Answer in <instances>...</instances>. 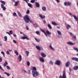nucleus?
<instances>
[{
  "mask_svg": "<svg viewBox=\"0 0 78 78\" xmlns=\"http://www.w3.org/2000/svg\"><path fill=\"white\" fill-rule=\"evenodd\" d=\"M41 30V31L43 32L44 33V34H45V36H48V35H50L51 33V32H50L48 30H47L46 31V32H45V30H44L42 29H40Z\"/></svg>",
  "mask_w": 78,
  "mask_h": 78,
  "instance_id": "f257e3e1",
  "label": "nucleus"
},
{
  "mask_svg": "<svg viewBox=\"0 0 78 78\" xmlns=\"http://www.w3.org/2000/svg\"><path fill=\"white\" fill-rule=\"evenodd\" d=\"M23 19L25 21L26 23H29V20H30V18L28 17V15H26L25 16L23 17Z\"/></svg>",
  "mask_w": 78,
  "mask_h": 78,
  "instance_id": "f03ea898",
  "label": "nucleus"
},
{
  "mask_svg": "<svg viewBox=\"0 0 78 78\" xmlns=\"http://www.w3.org/2000/svg\"><path fill=\"white\" fill-rule=\"evenodd\" d=\"M32 75L34 77H36L38 75V72L37 71H32Z\"/></svg>",
  "mask_w": 78,
  "mask_h": 78,
  "instance_id": "7ed1b4c3",
  "label": "nucleus"
},
{
  "mask_svg": "<svg viewBox=\"0 0 78 78\" xmlns=\"http://www.w3.org/2000/svg\"><path fill=\"white\" fill-rule=\"evenodd\" d=\"M59 78H67V77L66 76V72H65V71L63 72L62 76L61 75H60L59 77Z\"/></svg>",
  "mask_w": 78,
  "mask_h": 78,
  "instance_id": "20e7f679",
  "label": "nucleus"
},
{
  "mask_svg": "<svg viewBox=\"0 0 78 78\" xmlns=\"http://www.w3.org/2000/svg\"><path fill=\"white\" fill-rule=\"evenodd\" d=\"M55 64L58 65V66H60L61 64V61L59 60H56L55 62Z\"/></svg>",
  "mask_w": 78,
  "mask_h": 78,
  "instance_id": "39448f33",
  "label": "nucleus"
},
{
  "mask_svg": "<svg viewBox=\"0 0 78 78\" xmlns=\"http://www.w3.org/2000/svg\"><path fill=\"white\" fill-rule=\"evenodd\" d=\"M64 5L65 6H68V5L70 6V5H71V3L69 2H66L64 3Z\"/></svg>",
  "mask_w": 78,
  "mask_h": 78,
  "instance_id": "423d86ee",
  "label": "nucleus"
},
{
  "mask_svg": "<svg viewBox=\"0 0 78 78\" xmlns=\"http://www.w3.org/2000/svg\"><path fill=\"white\" fill-rule=\"evenodd\" d=\"M70 62L69 61H68L65 64L66 67H68L69 66H70Z\"/></svg>",
  "mask_w": 78,
  "mask_h": 78,
  "instance_id": "0eeeda50",
  "label": "nucleus"
},
{
  "mask_svg": "<svg viewBox=\"0 0 78 78\" xmlns=\"http://www.w3.org/2000/svg\"><path fill=\"white\" fill-rule=\"evenodd\" d=\"M18 59L19 60L20 62L22 61V56L21 55H20L18 57Z\"/></svg>",
  "mask_w": 78,
  "mask_h": 78,
  "instance_id": "6e6552de",
  "label": "nucleus"
},
{
  "mask_svg": "<svg viewBox=\"0 0 78 78\" xmlns=\"http://www.w3.org/2000/svg\"><path fill=\"white\" fill-rule=\"evenodd\" d=\"M67 44L68 45H73L75 43H72V42H67Z\"/></svg>",
  "mask_w": 78,
  "mask_h": 78,
  "instance_id": "1a4fd4ad",
  "label": "nucleus"
},
{
  "mask_svg": "<svg viewBox=\"0 0 78 78\" xmlns=\"http://www.w3.org/2000/svg\"><path fill=\"white\" fill-rule=\"evenodd\" d=\"M39 16L42 19H45V16L44 15H42L40 14Z\"/></svg>",
  "mask_w": 78,
  "mask_h": 78,
  "instance_id": "9d476101",
  "label": "nucleus"
},
{
  "mask_svg": "<svg viewBox=\"0 0 78 78\" xmlns=\"http://www.w3.org/2000/svg\"><path fill=\"white\" fill-rule=\"evenodd\" d=\"M41 56H42V57H43V58H45L46 57V55L43 52H41Z\"/></svg>",
  "mask_w": 78,
  "mask_h": 78,
  "instance_id": "9b49d317",
  "label": "nucleus"
},
{
  "mask_svg": "<svg viewBox=\"0 0 78 78\" xmlns=\"http://www.w3.org/2000/svg\"><path fill=\"white\" fill-rule=\"evenodd\" d=\"M40 60L42 62H45V60H44V59L43 58L41 57L40 58Z\"/></svg>",
  "mask_w": 78,
  "mask_h": 78,
  "instance_id": "f8f14e48",
  "label": "nucleus"
},
{
  "mask_svg": "<svg viewBox=\"0 0 78 78\" xmlns=\"http://www.w3.org/2000/svg\"><path fill=\"white\" fill-rule=\"evenodd\" d=\"M72 60H74L76 61H77L78 62V58L76 57H73L72 58Z\"/></svg>",
  "mask_w": 78,
  "mask_h": 78,
  "instance_id": "ddd939ff",
  "label": "nucleus"
},
{
  "mask_svg": "<svg viewBox=\"0 0 78 78\" xmlns=\"http://www.w3.org/2000/svg\"><path fill=\"white\" fill-rule=\"evenodd\" d=\"M22 38H23V39H27V40H30V39H29V38H28L27 36H26L25 37H23Z\"/></svg>",
  "mask_w": 78,
  "mask_h": 78,
  "instance_id": "4468645a",
  "label": "nucleus"
},
{
  "mask_svg": "<svg viewBox=\"0 0 78 78\" xmlns=\"http://www.w3.org/2000/svg\"><path fill=\"white\" fill-rule=\"evenodd\" d=\"M73 69L75 70H78V66H74V67L73 68Z\"/></svg>",
  "mask_w": 78,
  "mask_h": 78,
  "instance_id": "2eb2a0df",
  "label": "nucleus"
},
{
  "mask_svg": "<svg viewBox=\"0 0 78 78\" xmlns=\"http://www.w3.org/2000/svg\"><path fill=\"white\" fill-rule=\"evenodd\" d=\"M35 6L37 8H39V3L36 2L35 3Z\"/></svg>",
  "mask_w": 78,
  "mask_h": 78,
  "instance_id": "dca6fc26",
  "label": "nucleus"
},
{
  "mask_svg": "<svg viewBox=\"0 0 78 78\" xmlns=\"http://www.w3.org/2000/svg\"><path fill=\"white\" fill-rule=\"evenodd\" d=\"M8 62L7 61H5V63L3 65L4 67H6V65H8Z\"/></svg>",
  "mask_w": 78,
  "mask_h": 78,
  "instance_id": "f3484780",
  "label": "nucleus"
},
{
  "mask_svg": "<svg viewBox=\"0 0 78 78\" xmlns=\"http://www.w3.org/2000/svg\"><path fill=\"white\" fill-rule=\"evenodd\" d=\"M42 9L44 11H46V7L45 6H43L42 7Z\"/></svg>",
  "mask_w": 78,
  "mask_h": 78,
  "instance_id": "a211bd4d",
  "label": "nucleus"
},
{
  "mask_svg": "<svg viewBox=\"0 0 78 78\" xmlns=\"http://www.w3.org/2000/svg\"><path fill=\"white\" fill-rule=\"evenodd\" d=\"M32 70V71H34L35 72L37 70V69H36V67H33Z\"/></svg>",
  "mask_w": 78,
  "mask_h": 78,
  "instance_id": "6ab92c4d",
  "label": "nucleus"
},
{
  "mask_svg": "<svg viewBox=\"0 0 78 78\" xmlns=\"http://www.w3.org/2000/svg\"><path fill=\"white\" fill-rule=\"evenodd\" d=\"M66 27L67 30H69V28H71V26L69 24H68L66 26Z\"/></svg>",
  "mask_w": 78,
  "mask_h": 78,
  "instance_id": "aec40b11",
  "label": "nucleus"
},
{
  "mask_svg": "<svg viewBox=\"0 0 78 78\" xmlns=\"http://www.w3.org/2000/svg\"><path fill=\"white\" fill-rule=\"evenodd\" d=\"M14 53L15 54H16L17 56H18L19 55V53H18V52H17V51H15Z\"/></svg>",
  "mask_w": 78,
  "mask_h": 78,
  "instance_id": "412c9836",
  "label": "nucleus"
},
{
  "mask_svg": "<svg viewBox=\"0 0 78 78\" xmlns=\"http://www.w3.org/2000/svg\"><path fill=\"white\" fill-rule=\"evenodd\" d=\"M28 5L30 7V8H32V7H33V5L30 3H28Z\"/></svg>",
  "mask_w": 78,
  "mask_h": 78,
  "instance_id": "4be33fe9",
  "label": "nucleus"
},
{
  "mask_svg": "<svg viewBox=\"0 0 78 78\" xmlns=\"http://www.w3.org/2000/svg\"><path fill=\"white\" fill-rule=\"evenodd\" d=\"M25 52L26 53V55H27V56H28V55H29V54L30 53L29 51H26Z\"/></svg>",
  "mask_w": 78,
  "mask_h": 78,
  "instance_id": "5701e85b",
  "label": "nucleus"
},
{
  "mask_svg": "<svg viewBox=\"0 0 78 78\" xmlns=\"http://www.w3.org/2000/svg\"><path fill=\"white\" fill-rule=\"evenodd\" d=\"M48 28L50 29H52V27H51V25H50V24H48Z\"/></svg>",
  "mask_w": 78,
  "mask_h": 78,
  "instance_id": "b1692460",
  "label": "nucleus"
},
{
  "mask_svg": "<svg viewBox=\"0 0 78 78\" xmlns=\"http://www.w3.org/2000/svg\"><path fill=\"white\" fill-rule=\"evenodd\" d=\"M57 32L58 33V35H61V32L59 30H57Z\"/></svg>",
  "mask_w": 78,
  "mask_h": 78,
  "instance_id": "393cba45",
  "label": "nucleus"
},
{
  "mask_svg": "<svg viewBox=\"0 0 78 78\" xmlns=\"http://www.w3.org/2000/svg\"><path fill=\"white\" fill-rule=\"evenodd\" d=\"M15 3L14 4L15 6H17V5H18V2H17V1H16L15 2Z\"/></svg>",
  "mask_w": 78,
  "mask_h": 78,
  "instance_id": "a878e982",
  "label": "nucleus"
},
{
  "mask_svg": "<svg viewBox=\"0 0 78 78\" xmlns=\"http://www.w3.org/2000/svg\"><path fill=\"white\" fill-rule=\"evenodd\" d=\"M50 48L51 49V50H54V48L52 47V46H51V45H50L49 46Z\"/></svg>",
  "mask_w": 78,
  "mask_h": 78,
  "instance_id": "bb28decb",
  "label": "nucleus"
},
{
  "mask_svg": "<svg viewBox=\"0 0 78 78\" xmlns=\"http://www.w3.org/2000/svg\"><path fill=\"white\" fill-rule=\"evenodd\" d=\"M4 74H6V75H7V76H9V74L8 73L5 72H4Z\"/></svg>",
  "mask_w": 78,
  "mask_h": 78,
  "instance_id": "cd10ccee",
  "label": "nucleus"
},
{
  "mask_svg": "<svg viewBox=\"0 0 78 78\" xmlns=\"http://www.w3.org/2000/svg\"><path fill=\"white\" fill-rule=\"evenodd\" d=\"M27 64L28 66H30V62L29 61L27 62Z\"/></svg>",
  "mask_w": 78,
  "mask_h": 78,
  "instance_id": "c85d7f7f",
  "label": "nucleus"
},
{
  "mask_svg": "<svg viewBox=\"0 0 78 78\" xmlns=\"http://www.w3.org/2000/svg\"><path fill=\"white\" fill-rule=\"evenodd\" d=\"M52 24L54 25H57L56 23L55 22H52Z\"/></svg>",
  "mask_w": 78,
  "mask_h": 78,
  "instance_id": "c756f323",
  "label": "nucleus"
},
{
  "mask_svg": "<svg viewBox=\"0 0 78 78\" xmlns=\"http://www.w3.org/2000/svg\"><path fill=\"white\" fill-rule=\"evenodd\" d=\"M36 48H37V50H39V46L36 45Z\"/></svg>",
  "mask_w": 78,
  "mask_h": 78,
  "instance_id": "7c9ffc66",
  "label": "nucleus"
},
{
  "mask_svg": "<svg viewBox=\"0 0 78 78\" xmlns=\"http://www.w3.org/2000/svg\"><path fill=\"white\" fill-rule=\"evenodd\" d=\"M6 68L8 70H10L11 69L10 67L8 66H6Z\"/></svg>",
  "mask_w": 78,
  "mask_h": 78,
  "instance_id": "2f4dec72",
  "label": "nucleus"
},
{
  "mask_svg": "<svg viewBox=\"0 0 78 78\" xmlns=\"http://www.w3.org/2000/svg\"><path fill=\"white\" fill-rule=\"evenodd\" d=\"M34 25L36 28L38 27V26L37 25V24L36 23H35V24H34Z\"/></svg>",
  "mask_w": 78,
  "mask_h": 78,
  "instance_id": "473e14b6",
  "label": "nucleus"
},
{
  "mask_svg": "<svg viewBox=\"0 0 78 78\" xmlns=\"http://www.w3.org/2000/svg\"><path fill=\"white\" fill-rule=\"evenodd\" d=\"M2 3L3 5H5V2L3 1H0Z\"/></svg>",
  "mask_w": 78,
  "mask_h": 78,
  "instance_id": "72a5a7b5",
  "label": "nucleus"
},
{
  "mask_svg": "<svg viewBox=\"0 0 78 78\" xmlns=\"http://www.w3.org/2000/svg\"><path fill=\"white\" fill-rule=\"evenodd\" d=\"M13 16L16 17L17 16V14H16V12H14L13 13Z\"/></svg>",
  "mask_w": 78,
  "mask_h": 78,
  "instance_id": "f704fd0d",
  "label": "nucleus"
},
{
  "mask_svg": "<svg viewBox=\"0 0 78 78\" xmlns=\"http://www.w3.org/2000/svg\"><path fill=\"white\" fill-rule=\"evenodd\" d=\"M34 39L35 40H36V41L37 42H39V39H37L36 38H34Z\"/></svg>",
  "mask_w": 78,
  "mask_h": 78,
  "instance_id": "c9c22d12",
  "label": "nucleus"
},
{
  "mask_svg": "<svg viewBox=\"0 0 78 78\" xmlns=\"http://www.w3.org/2000/svg\"><path fill=\"white\" fill-rule=\"evenodd\" d=\"M4 38L5 39V41H7V37L5 36V37H4Z\"/></svg>",
  "mask_w": 78,
  "mask_h": 78,
  "instance_id": "e433bc0d",
  "label": "nucleus"
},
{
  "mask_svg": "<svg viewBox=\"0 0 78 78\" xmlns=\"http://www.w3.org/2000/svg\"><path fill=\"white\" fill-rule=\"evenodd\" d=\"M1 53H2V54L3 55L4 57H5V53H4L3 51H2L1 52Z\"/></svg>",
  "mask_w": 78,
  "mask_h": 78,
  "instance_id": "4c0bfd02",
  "label": "nucleus"
},
{
  "mask_svg": "<svg viewBox=\"0 0 78 78\" xmlns=\"http://www.w3.org/2000/svg\"><path fill=\"white\" fill-rule=\"evenodd\" d=\"M2 9L3 10V11H5V10L6 9V7H4L2 8Z\"/></svg>",
  "mask_w": 78,
  "mask_h": 78,
  "instance_id": "58836bf2",
  "label": "nucleus"
},
{
  "mask_svg": "<svg viewBox=\"0 0 78 78\" xmlns=\"http://www.w3.org/2000/svg\"><path fill=\"white\" fill-rule=\"evenodd\" d=\"M27 14H28L30 13V10H28L26 12Z\"/></svg>",
  "mask_w": 78,
  "mask_h": 78,
  "instance_id": "ea45409f",
  "label": "nucleus"
},
{
  "mask_svg": "<svg viewBox=\"0 0 78 78\" xmlns=\"http://www.w3.org/2000/svg\"><path fill=\"white\" fill-rule=\"evenodd\" d=\"M0 69H1V70H3V71H4V70H3V69L2 68V67L0 65Z\"/></svg>",
  "mask_w": 78,
  "mask_h": 78,
  "instance_id": "a19ab883",
  "label": "nucleus"
},
{
  "mask_svg": "<svg viewBox=\"0 0 78 78\" xmlns=\"http://www.w3.org/2000/svg\"><path fill=\"white\" fill-rule=\"evenodd\" d=\"M0 69H1V70H3V71H4V70H3V69L2 68V67L0 65Z\"/></svg>",
  "mask_w": 78,
  "mask_h": 78,
  "instance_id": "79ce46f5",
  "label": "nucleus"
},
{
  "mask_svg": "<svg viewBox=\"0 0 78 78\" xmlns=\"http://www.w3.org/2000/svg\"><path fill=\"white\" fill-rule=\"evenodd\" d=\"M9 32L11 34H12V31L10 30Z\"/></svg>",
  "mask_w": 78,
  "mask_h": 78,
  "instance_id": "37998d69",
  "label": "nucleus"
},
{
  "mask_svg": "<svg viewBox=\"0 0 78 78\" xmlns=\"http://www.w3.org/2000/svg\"><path fill=\"white\" fill-rule=\"evenodd\" d=\"M73 39H76V36L75 35L73 37Z\"/></svg>",
  "mask_w": 78,
  "mask_h": 78,
  "instance_id": "c03bdc74",
  "label": "nucleus"
},
{
  "mask_svg": "<svg viewBox=\"0 0 78 78\" xmlns=\"http://www.w3.org/2000/svg\"><path fill=\"white\" fill-rule=\"evenodd\" d=\"M26 30H29V28H28V26H26Z\"/></svg>",
  "mask_w": 78,
  "mask_h": 78,
  "instance_id": "a18cd8bd",
  "label": "nucleus"
},
{
  "mask_svg": "<svg viewBox=\"0 0 78 78\" xmlns=\"http://www.w3.org/2000/svg\"><path fill=\"white\" fill-rule=\"evenodd\" d=\"M53 62H52V61H50V62H49V64H53Z\"/></svg>",
  "mask_w": 78,
  "mask_h": 78,
  "instance_id": "49530a36",
  "label": "nucleus"
},
{
  "mask_svg": "<svg viewBox=\"0 0 78 78\" xmlns=\"http://www.w3.org/2000/svg\"><path fill=\"white\" fill-rule=\"evenodd\" d=\"M43 50V48L41 47H39V50Z\"/></svg>",
  "mask_w": 78,
  "mask_h": 78,
  "instance_id": "de8ad7c7",
  "label": "nucleus"
},
{
  "mask_svg": "<svg viewBox=\"0 0 78 78\" xmlns=\"http://www.w3.org/2000/svg\"><path fill=\"white\" fill-rule=\"evenodd\" d=\"M4 7H5V6H4V5L3 4H1V8H4Z\"/></svg>",
  "mask_w": 78,
  "mask_h": 78,
  "instance_id": "09e8293b",
  "label": "nucleus"
},
{
  "mask_svg": "<svg viewBox=\"0 0 78 78\" xmlns=\"http://www.w3.org/2000/svg\"><path fill=\"white\" fill-rule=\"evenodd\" d=\"M36 33L37 34H39V31H37L36 32Z\"/></svg>",
  "mask_w": 78,
  "mask_h": 78,
  "instance_id": "8fccbe9b",
  "label": "nucleus"
},
{
  "mask_svg": "<svg viewBox=\"0 0 78 78\" xmlns=\"http://www.w3.org/2000/svg\"><path fill=\"white\" fill-rule=\"evenodd\" d=\"M6 53L7 55H9V51H7Z\"/></svg>",
  "mask_w": 78,
  "mask_h": 78,
  "instance_id": "3c124183",
  "label": "nucleus"
},
{
  "mask_svg": "<svg viewBox=\"0 0 78 78\" xmlns=\"http://www.w3.org/2000/svg\"><path fill=\"white\" fill-rule=\"evenodd\" d=\"M31 73V70H29L28 71V74H30Z\"/></svg>",
  "mask_w": 78,
  "mask_h": 78,
  "instance_id": "603ef678",
  "label": "nucleus"
},
{
  "mask_svg": "<svg viewBox=\"0 0 78 78\" xmlns=\"http://www.w3.org/2000/svg\"><path fill=\"white\" fill-rule=\"evenodd\" d=\"M2 61V58L0 57V62Z\"/></svg>",
  "mask_w": 78,
  "mask_h": 78,
  "instance_id": "864d4df0",
  "label": "nucleus"
},
{
  "mask_svg": "<svg viewBox=\"0 0 78 78\" xmlns=\"http://www.w3.org/2000/svg\"><path fill=\"white\" fill-rule=\"evenodd\" d=\"M13 42L15 44H16L17 43V42H16V41H15V40H13Z\"/></svg>",
  "mask_w": 78,
  "mask_h": 78,
  "instance_id": "5fc2aeb1",
  "label": "nucleus"
},
{
  "mask_svg": "<svg viewBox=\"0 0 78 78\" xmlns=\"http://www.w3.org/2000/svg\"><path fill=\"white\" fill-rule=\"evenodd\" d=\"M30 21V23H33V22H32V21L30 20V19H29V22Z\"/></svg>",
  "mask_w": 78,
  "mask_h": 78,
  "instance_id": "6e6d98bb",
  "label": "nucleus"
},
{
  "mask_svg": "<svg viewBox=\"0 0 78 78\" xmlns=\"http://www.w3.org/2000/svg\"><path fill=\"white\" fill-rule=\"evenodd\" d=\"M43 22L44 24H45V23H46V21H45V20H44L43 21Z\"/></svg>",
  "mask_w": 78,
  "mask_h": 78,
  "instance_id": "4d7b16f0",
  "label": "nucleus"
},
{
  "mask_svg": "<svg viewBox=\"0 0 78 78\" xmlns=\"http://www.w3.org/2000/svg\"><path fill=\"white\" fill-rule=\"evenodd\" d=\"M30 2H31V3H34V1H33V0H32L30 1Z\"/></svg>",
  "mask_w": 78,
  "mask_h": 78,
  "instance_id": "13d9d810",
  "label": "nucleus"
},
{
  "mask_svg": "<svg viewBox=\"0 0 78 78\" xmlns=\"http://www.w3.org/2000/svg\"><path fill=\"white\" fill-rule=\"evenodd\" d=\"M56 2H57V3H59V0H55Z\"/></svg>",
  "mask_w": 78,
  "mask_h": 78,
  "instance_id": "bf43d9fd",
  "label": "nucleus"
},
{
  "mask_svg": "<svg viewBox=\"0 0 78 78\" xmlns=\"http://www.w3.org/2000/svg\"><path fill=\"white\" fill-rule=\"evenodd\" d=\"M23 70L24 72L25 73H27V72L25 70L23 69Z\"/></svg>",
  "mask_w": 78,
  "mask_h": 78,
  "instance_id": "052dcab7",
  "label": "nucleus"
},
{
  "mask_svg": "<svg viewBox=\"0 0 78 78\" xmlns=\"http://www.w3.org/2000/svg\"><path fill=\"white\" fill-rule=\"evenodd\" d=\"M13 34V35L14 37H16V35L15 34Z\"/></svg>",
  "mask_w": 78,
  "mask_h": 78,
  "instance_id": "680f3d73",
  "label": "nucleus"
},
{
  "mask_svg": "<svg viewBox=\"0 0 78 78\" xmlns=\"http://www.w3.org/2000/svg\"><path fill=\"white\" fill-rule=\"evenodd\" d=\"M17 13L18 14V15H19V14H20V12L18 11L17 12Z\"/></svg>",
  "mask_w": 78,
  "mask_h": 78,
  "instance_id": "e2e57ef3",
  "label": "nucleus"
},
{
  "mask_svg": "<svg viewBox=\"0 0 78 78\" xmlns=\"http://www.w3.org/2000/svg\"><path fill=\"white\" fill-rule=\"evenodd\" d=\"M70 34H71V35H73V34H72V32H69Z\"/></svg>",
  "mask_w": 78,
  "mask_h": 78,
  "instance_id": "0e129e2a",
  "label": "nucleus"
},
{
  "mask_svg": "<svg viewBox=\"0 0 78 78\" xmlns=\"http://www.w3.org/2000/svg\"><path fill=\"white\" fill-rule=\"evenodd\" d=\"M24 1H25V2H26V3H28V2H27V0H23Z\"/></svg>",
  "mask_w": 78,
  "mask_h": 78,
  "instance_id": "69168bd1",
  "label": "nucleus"
},
{
  "mask_svg": "<svg viewBox=\"0 0 78 78\" xmlns=\"http://www.w3.org/2000/svg\"><path fill=\"white\" fill-rule=\"evenodd\" d=\"M0 46H2V43H1V42L0 41Z\"/></svg>",
  "mask_w": 78,
  "mask_h": 78,
  "instance_id": "338daca9",
  "label": "nucleus"
},
{
  "mask_svg": "<svg viewBox=\"0 0 78 78\" xmlns=\"http://www.w3.org/2000/svg\"><path fill=\"white\" fill-rule=\"evenodd\" d=\"M19 16H20V17H22V15H21V14L20 13V14H19Z\"/></svg>",
  "mask_w": 78,
  "mask_h": 78,
  "instance_id": "774afa93",
  "label": "nucleus"
}]
</instances>
